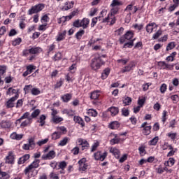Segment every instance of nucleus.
Wrapping results in <instances>:
<instances>
[{"label":"nucleus","mask_w":179,"mask_h":179,"mask_svg":"<svg viewBox=\"0 0 179 179\" xmlns=\"http://www.w3.org/2000/svg\"><path fill=\"white\" fill-rule=\"evenodd\" d=\"M62 113L66 114L68 117H73L75 115V110L72 109H63Z\"/></svg>","instance_id":"nucleus-28"},{"label":"nucleus","mask_w":179,"mask_h":179,"mask_svg":"<svg viewBox=\"0 0 179 179\" xmlns=\"http://www.w3.org/2000/svg\"><path fill=\"white\" fill-rule=\"evenodd\" d=\"M40 113H41V110L40 109L34 110L31 114V120H33V118H37L40 115Z\"/></svg>","instance_id":"nucleus-39"},{"label":"nucleus","mask_w":179,"mask_h":179,"mask_svg":"<svg viewBox=\"0 0 179 179\" xmlns=\"http://www.w3.org/2000/svg\"><path fill=\"white\" fill-rule=\"evenodd\" d=\"M36 68L37 66L33 64H29L27 66H26L27 71L22 73V76L24 78H26V76H27L28 75H30V73H33V71H36Z\"/></svg>","instance_id":"nucleus-10"},{"label":"nucleus","mask_w":179,"mask_h":179,"mask_svg":"<svg viewBox=\"0 0 179 179\" xmlns=\"http://www.w3.org/2000/svg\"><path fill=\"white\" fill-rule=\"evenodd\" d=\"M76 69H78V64L76 63H73L69 68V71L71 73H75V72H76Z\"/></svg>","instance_id":"nucleus-43"},{"label":"nucleus","mask_w":179,"mask_h":179,"mask_svg":"<svg viewBox=\"0 0 179 179\" xmlns=\"http://www.w3.org/2000/svg\"><path fill=\"white\" fill-rule=\"evenodd\" d=\"M50 167H52V169L58 170L59 162H52L50 163Z\"/></svg>","instance_id":"nucleus-64"},{"label":"nucleus","mask_w":179,"mask_h":179,"mask_svg":"<svg viewBox=\"0 0 179 179\" xmlns=\"http://www.w3.org/2000/svg\"><path fill=\"white\" fill-rule=\"evenodd\" d=\"M62 100L64 101V103H68L72 99V94H65L61 96Z\"/></svg>","instance_id":"nucleus-29"},{"label":"nucleus","mask_w":179,"mask_h":179,"mask_svg":"<svg viewBox=\"0 0 179 179\" xmlns=\"http://www.w3.org/2000/svg\"><path fill=\"white\" fill-rule=\"evenodd\" d=\"M5 163L6 164H15V154H13V152H8V156L5 158Z\"/></svg>","instance_id":"nucleus-9"},{"label":"nucleus","mask_w":179,"mask_h":179,"mask_svg":"<svg viewBox=\"0 0 179 179\" xmlns=\"http://www.w3.org/2000/svg\"><path fill=\"white\" fill-rule=\"evenodd\" d=\"M134 36H135V33H134V31H127L124 36L120 38L119 41L120 44H124L125 40H128L129 41H132V38H134Z\"/></svg>","instance_id":"nucleus-4"},{"label":"nucleus","mask_w":179,"mask_h":179,"mask_svg":"<svg viewBox=\"0 0 179 179\" xmlns=\"http://www.w3.org/2000/svg\"><path fill=\"white\" fill-rule=\"evenodd\" d=\"M107 152L105 151L103 153L101 151H98L94 154L95 160H99L100 162H104L106 157H107Z\"/></svg>","instance_id":"nucleus-7"},{"label":"nucleus","mask_w":179,"mask_h":179,"mask_svg":"<svg viewBox=\"0 0 179 179\" xmlns=\"http://www.w3.org/2000/svg\"><path fill=\"white\" fill-rule=\"evenodd\" d=\"M109 152L115 157V159H120L121 156V151L117 147H110L109 148Z\"/></svg>","instance_id":"nucleus-11"},{"label":"nucleus","mask_w":179,"mask_h":179,"mask_svg":"<svg viewBox=\"0 0 179 179\" xmlns=\"http://www.w3.org/2000/svg\"><path fill=\"white\" fill-rule=\"evenodd\" d=\"M61 135H62L61 132L55 131L53 134H52V139L53 141H57V139H59V138H61Z\"/></svg>","instance_id":"nucleus-41"},{"label":"nucleus","mask_w":179,"mask_h":179,"mask_svg":"<svg viewBox=\"0 0 179 179\" xmlns=\"http://www.w3.org/2000/svg\"><path fill=\"white\" fill-rule=\"evenodd\" d=\"M75 5V1H66L64 3V5L61 7V10L62 12H65L66 10H69L70 9H72L73 8V6Z\"/></svg>","instance_id":"nucleus-13"},{"label":"nucleus","mask_w":179,"mask_h":179,"mask_svg":"<svg viewBox=\"0 0 179 179\" xmlns=\"http://www.w3.org/2000/svg\"><path fill=\"white\" fill-rule=\"evenodd\" d=\"M45 120H47V116H45V115H41L39 120H38L36 122L40 124V127H44V125H45Z\"/></svg>","instance_id":"nucleus-24"},{"label":"nucleus","mask_w":179,"mask_h":179,"mask_svg":"<svg viewBox=\"0 0 179 179\" xmlns=\"http://www.w3.org/2000/svg\"><path fill=\"white\" fill-rule=\"evenodd\" d=\"M157 24L155 22H150L149 24H148L145 27V30L147 31V33H149L150 34L151 33H153L154 30H157Z\"/></svg>","instance_id":"nucleus-12"},{"label":"nucleus","mask_w":179,"mask_h":179,"mask_svg":"<svg viewBox=\"0 0 179 179\" xmlns=\"http://www.w3.org/2000/svg\"><path fill=\"white\" fill-rule=\"evenodd\" d=\"M22 43V38H17L14 39L12 42V44L14 47H16V45H19Z\"/></svg>","instance_id":"nucleus-59"},{"label":"nucleus","mask_w":179,"mask_h":179,"mask_svg":"<svg viewBox=\"0 0 179 179\" xmlns=\"http://www.w3.org/2000/svg\"><path fill=\"white\" fill-rule=\"evenodd\" d=\"M29 118H31L30 117L29 112H25L18 120H17V122H22L23 120H29Z\"/></svg>","instance_id":"nucleus-31"},{"label":"nucleus","mask_w":179,"mask_h":179,"mask_svg":"<svg viewBox=\"0 0 179 179\" xmlns=\"http://www.w3.org/2000/svg\"><path fill=\"white\" fill-rule=\"evenodd\" d=\"M175 48H176V42H171L167 45L166 51H170L171 50H173Z\"/></svg>","instance_id":"nucleus-53"},{"label":"nucleus","mask_w":179,"mask_h":179,"mask_svg":"<svg viewBox=\"0 0 179 179\" xmlns=\"http://www.w3.org/2000/svg\"><path fill=\"white\" fill-rule=\"evenodd\" d=\"M148 125V122H145L141 124V128H143V135H150L152 126H146Z\"/></svg>","instance_id":"nucleus-14"},{"label":"nucleus","mask_w":179,"mask_h":179,"mask_svg":"<svg viewBox=\"0 0 179 179\" xmlns=\"http://www.w3.org/2000/svg\"><path fill=\"white\" fill-rule=\"evenodd\" d=\"M10 139H13V141H21V139L23 138V134H18L16 132H13L10 135Z\"/></svg>","instance_id":"nucleus-20"},{"label":"nucleus","mask_w":179,"mask_h":179,"mask_svg":"<svg viewBox=\"0 0 179 179\" xmlns=\"http://www.w3.org/2000/svg\"><path fill=\"white\" fill-rule=\"evenodd\" d=\"M40 166V159H35L29 166L25 168L24 174H29L30 173H34L36 169H38Z\"/></svg>","instance_id":"nucleus-2"},{"label":"nucleus","mask_w":179,"mask_h":179,"mask_svg":"<svg viewBox=\"0 0 179 179\" xmlns=\"http://www.w3.org/2000/svg\"><path fill=\"white\" fill-rule=\"evenodd\" d=\"M134 41H135V38L130 41V42H127L124 43L123 46L124 48H132V47L134 46Z\"/></svg>","instance_id":"nucleus-52"},{"label":"nucleus","mask_w":179,"mask_h":179,"mask_svg":"<svg viewBox=\"0 0 179 179\" xmlns=\"http://www.w3.org/2000/svg\"><path fill=\"white\" fill-rule=\"evenodd\" d=\"M159 142V136H155L152 139H151L148 143L150 146H156L157 145V143Z\"/></svg>","instance_id":"nucleus-40"},{"label":"nucleus","mask_w":179,"mask_h":179,"mask_svg":"<svg viewBox=\"0 0 179 179\" xmlns=\"http://www.w3.org/2000/svg\"><path fill=\"white\" fill-rule=\"evenodd\" d=\"M31 122H33V120L31 117H29L21 123L20 127L21 128H26V127H28V125H31Z\"/></svg>","instance_id":"nucleus-27"},{"label":"nucleus","mask_w":179,"mask_h":179,"mask_svg":"<svg viewBox=\"0 0 179 179\" xmlns=\"http://www.w3.org/2000/svg\"><path fill=\"white\" fill-rule=\"evenodd\" d=\"M132 103V99L129 96H125L123 99V104L125 106H129Z\"/></svg>","instance_id":"nucleus-49"},{"label":"nucleus","mask_w":179,"mask_h":179,"mask_svg":"<svg viewBox=\"0 0 179 179\" xmlns=\"http://www.w3.org/2000/svg\"><path fill=\"white\" fill-rule=\"evenodd\" d=\"M122 5V1H120L118 0H113L110 4L112 8H115V6H121Z\"/></svg>","instance_id":"nucleus-48"},{"label":"nucleus","mask_w":179,"mask_h":179,"mask_svg":"<svg viewBox=\"0 0 179 179\" xmlns=\"http://www.w3.org/2000/svg\"><path fill=\"white\" fill-rule=\"evenodd\" d=\"M71 141V138L69 137L63 138L57 144V146H66L68 142Z\"/></svg>","instance_id":"nucleus-26"},{"label":"nucleus","mask_w":179,"mask_h":179,"mask_svg":"<svg viewBox=\"0 0 179 179\" xmlns=\"http://www.w3.org/2000/svg\"><path fill=\"white\" fill-rule=\"evenodd\" d=\"M107 11L106 10H103L100 13V16L99 17H95L92 19V22H91V27H94L96 26V24L97 23V20L100 19V17H104V15H106Z\"/></svg>","instance_id":"nucleus-15"},{"label":"nucleus","mask_w":179,"mask_h":179,"mask_svg":"<svg viewBox=\"0 0 179 179\" xmlns=\"http://www.w3.org/2000/svg\"><path fill=\"white\" fill-rule=\"evenodd\" d=\"M163 31L162 29L158 30L155 34L152 36V40H157V38L162 34Z\"/></svg>","instance_id":"nucleus-57"},{"label":"nucleus","mask_w":179,"mask_h":179,"mask_svg":"<svg viewBox=\"0 0 179 179\" xmlns=\"http://www.w3.org/2000/svg\"><path fill=\"white\" fill-rule=\"evenodd\" d=\"M78 146H80L81 150H87L89 149L90 144H89V142L86 141V139L80 138H78Z\"/></svg>","instance_id":"nucleus-5"},{"label":"nucleus","mask_w":179,"mask_h":179,"mask_svg":"<svg viewBox=\"0 0 179 179\" xmlns=\"http://www.w3.org/2000/svg\"><path fill=\"white\" fill-rule=\"evenodd\" d=\"M166 136H168V138H170L171 141H176V138H177V133L169 132L167 133Z\"/></svg>","instance_id":"nucleus-55"},{"label":"nucleus","mask_w":179,"mask_h":179,"mask_svg":"<svg viewBox=\"0 0 179 179\" xmlns=\"http://www.w3.org/2000/svg\"><path fill=\"white\" fill-rule=\"evenodd\" d=\"M73 121L76 122V124L80 125L81 128L85 127V121L82 117H80V116H74Z\"/></svg>","instance_id":"nucleus-19"},{"label":"nucleus","mask_w":179,"mask_h":179,"mask_svg":"<svg viewBox=\"0 0 179 179\" xmlns=\"http://www.w3.org/2000/svg\"><path fill=\"white\" fill-rule=\"evenodd\" d=\"M29 159H30V155L26 154L21 157L20 158H19L17 161V164H24V163H26V162H27Z\"/></svg>","instance_id":"nucleus-21"},{"label":"nucleus","mask_w":179,"mask_h":179,"mask_svg":"<svg viewBox=\"0 0 179 179\" xmlns=\"http://www.w3.org/2000/svg\"><path fill=\"white\" fill-rule=\"evenodd\" d=\"M31 93L33 96H38L41 93L40 89L34 87L31 90Z\"/></svg>","instance_id":"nucleus-50"},{"label":"nucleus","mask_w":179,"mask_h":179,"mask_svg":"<svg viewBox=\"0 0 179 179\" xmlns=\"http://www.w3.org/2000/svg\"><path fill=\"white\" fill-rule=\"evenodd\" d=\"M108 111H110L112 117H115V115H117V114H118L120 110H118V108L113 106L108 109Z\"/></svg>","instance_id":"nucleus-38"},{"label":"nucleus","mask_w":179,"mask_h":179,"mask_svg":"<svg viewBox=\"0 0 179 179\" xmlns=\"http://www.w3.org/2000/svg\"><path fill=\"white\" fill-rule=\"evenodd\" d=\"M0 127L4 129L10 128V122L7 121H2L0 124Z\"/></svg>","instance_id":"nucleus-42"},{"label":"nucleus","mask_w":179,"mask_h":179,"mask_svg":"<svg viewBox=\"0 0 179 179\" xmlns=\"http://www.w3.org/2000/svg\"><path fill=\"white\" fill-rule=\"evenodd\" d=\"M64 121V117L60 116H55L52 117V122L53 124H59V122H62Z\"/></svg>","instance_id":"nucleus-34"},{"label":"nucleus","mask_w":179,"mask_h":179,"mask_svg":"<svg viewBox=\"0 0 179 179\" xmlns=\"http://www.w3.org/2000/svg\"><path fill=\"white\" fill-rule=\"evenodd\" d=\"M55 157V151L51 150L48 154L43 155L42 159L43 160H52Z\"/></svg>","instance_id":"nucleus-16"},{"label":"nucleus","mask_w":179,"mask_h":179,"mask_svg":"<svg viewBox=\"0 0 179 179\" xmlns=\"http://www.w3.org/2000/svg\"><path fill=\"white\" fill-rule=\"evenodd\" d=\"M66 37V30H64L61 32H59L57 34V36H56V41H64Z\"/></svg>","instance_id":"nucleus-17"},{"label":"nucleus","mask_w":179,"mask_h":179,"mask_svg":"<svg viewBox=\"0 0 179 179\" xmlns=\"http://www.w3.org/2000/svg\"><path fill=\"white\" fill-rule=\"evenodd\" d=\"M160 92L162 94H164L167 91V85L166 83L162 84L160 88H159Z\"/></svg>","instance_id":"nucleus-56"},{"label":"nucleus","mask_w":179,"mask_h":179,"mask_svg":"<svg viewBox=\"0 0 179 179\" xmlns=\"http://www.w3.org/2000/svg\"><path fill=\"white\" fill-rule=\"evenodd\" d=\"M67 164L65 161L59 162L57 170H65L66 169Z\"/></svg>","instance_id":"nucleus-46"},{"label":"nucleus","mask_w":179,"mask_h":179,"mask_svg":"<svg viewBox=\"0 0 179 179\" xmlns=\"http://www.w3.org/2000/svg\"><path fill=\"white\" fill-rule=\"evenodd\" d=\"M35 139L36 138L34 137H30L28 139V145L29 147H31V150H33V149L36 148V142L34 141Z\"/></svg>","instance_id":"nucleus-33"},{"label":"nucleus","mask_w":179,"mask_h":179,"mask_svg":"<svg viewBox=\"0 0 179 179\" xmlns=\"http://www.w3.org/2000/svg\"><path fill=\"white\" fill-rule=\"evenodd\" d=\"M73 73L71 71L66 74H65V79L69 83L70 82H73L75 80V77H73Z\"/></svg>","instance_id":"nucleus-25"},{"label":"nucleus","mask_w":179,"mask_h":179,"mask_svg":"<svg viewBox=\"0 0 179 179\" xmlns=\"http://www.w3.org/2000/svg\"><path fill=\"white\" fill-rule=\"evenodd\" d=\"M41 51H43V49H41V48L40 47H32L29 48V52L30 54H32V55L40 54Z\"/></svg>","instance_id":"nucleus-22"},{"label":"nucleus","mask_w":179,"mask_h":179,"mask_svg":"<svg viewBox=\"0 0 179 179\" xmlns=\"http://www.w3.org/2000/svg\"><path fill=\"white\" fill-rule=\"evenodd\" d=\"M110 72H111V69H110V68H106L101 76V79H103V80H104V79H107V78H108V75H110Z\"/></svg>","instance_id":"nucleus-23"},{"label":"nucleus","mask_w":179,"mask_h":179,"mask_svg":"<svg viewBox=\"0 0 179 179\" xmlns=\"http://www.w3.org/2000/svg\"><path fill=\"white\" fill-rule=\"evenodd\" d=\"M53 61H61L62 59V54L59 52H57L52 57Z\"/></svg>","instance_id":"nucleus-45"},{"label":"nucleus","mask_w":179,"mask_h":179,"mask_svg":"<svg viewBox=\"0 0 179 179\" xmlns=\"http://www.w3.org/2000/svg\"><path fill=\"white\" fill-rule=\"evenodd\" d=\"M113 136L114 138L110 141V144L113 145L120 143V137H118V134H114Z\"/></svg>","instance_id":"nucleus-35"},{"label":"nucleus","mask_w":179,"mask_h":179,"mask_svg":"<svg viewBox=\"0 0 179 179\" xmlns=\"http://www.w3.org/2000/svg\"><path fill=\"white\" fill-rule=\"evenodd\" d=\"M87 114L90 117H97V111L94 109H89L87 110Z\"/></svg>","instance_id":"nucleus-51"},{"label":"nucleus","mask_w":179,"mask_h":179,"mask_svg":"<svg viewBox=\"0 0 179 179\" xmlns=\"http://www.w3.org/2000/svg\"><path fill=\"white\" fill-rule=\"evenodd\" d=\"M45 8V4L44 3H38L35 6H33L29 10L28 15H34V13H38V12H41L43 9Z\"/></svg>","instance_id":"nucleus-3"},{"label":"nucleus","mask_w":179,"mask_h":179,"mask_svg":"<svg viewBox=\"0 0 179 179\" xmlns=\"http://www.w3.org/2000/svg\"><path fill=\"white\" fill-rule=\"evenodd\" d=\"M122 115H123V117H128V115H129V110L127 108H123L122 109Z\"/></svg>","instance_id":"nucleus-62"},{"label":"nucleus","mask_w":179,"mask_h":179,"mask_svg":"<svg viewBox=\"0 0 179 179\" xmlns=\"http://www.w3.org/2000/svg\"><path fill=\"white\" fill-rule=\"evenodd\" d=\"M48 141H49L48 138H46L45 139L38 141L36 143V145H38V146H43V145H45V143H47Z\"/></svg>","instance_id":"nucleus-60"},{"label":"nucleus","mask_w":179,"mask_h":179,"mask_svg":"<svg viewBox=\"0 0 179 179\" xmlns=\"http://www.w3.org/2000/svg\"><path fill=\"white\" fill-rule=\"evenodd\" d=\"M41 23H48V22H50V17L47 14L42 16L41 19Z\"/></svg>","instance_id":"nucleus-58"},{"label":"nucleus","mask_w":179,"mask_h":179,"mask_svg":"<svg viewBox=\"0 0 179 179\" xmlns=\"http://www.w3.org/2000/svg\"><path fill=\"white\" fill-rule=\"evenodd\" d=\"M85 34V30L80 29L76 34V38L77 40H82V37Z\"/></svg>","instance_id":"nucleus-44"},{"label":"nucleus","mask_w":179,"mask_h":179,"mask_svg":"<svg viewBox=\"0 0 179 179\" xmlns=\"http://www.w3.org/2000/svg\"><path fill=\"white\" fill-rule=\"evenodd\" d=\"M145 101H146V98L145 97L142 99L139 98L138 100V104L140 107H143Z\"/></svg>","instance_id":"nucleus-63"},{"label":"nucleus","mask_w":179,"mask_h":179,"mask_svg":"<svg viewBox=\"0 0 179 179\" xmlns=\"http://www.w3.org/2000/svg\"><path fill=\"white\" fill-rule=\"evenodd\" d=\"M103 58H106V55L95 56L94 58L91 59L90 68L92 71L96 72V71L101 69L103 65H106V62L103 60Z\"/></svg>","instance_id":"nucleus-1"},{"label":"nucleus","mask_w":179,"mask_h":179,"mask_svg":"<svg viewBox=\"0 0 179 179\" xmlns=\"http://www.w3.org/2000/svg\"><path fill=\"white\" fill-rule=\"evenodd\" d=\"M108 127L110 129H118L120 128V123L117 121L112 122L109 124Z\"/></svg>","instance_id":"nucleus-36"},{"label":"nucleus","mask_w":179,"mask_h":179,"mask_svg":"<svg viewBox=\"0 0 179 179\" xmlns=\"http://www.w3.org/2000/svg\"><path fill=\"white\" fill-rule=\"evenodd\" d=\"M10 178V176L8 173L3 172L0 169V179H9Z\"/></svg>","instance_id":"nucleus-47"},{"label":"nucleus","mask_w":179,"mask_h":179,"mask_svg":"<svg viewBox=\"0 0 179 179\" xmlns=\"http://www.w3.org/2000/svg\"><path fill=\"white\" fill-rule=\"evenodd\" d=\"M99 97H100V91L96 90L91 93L90 99H92V100H97Z\"/></svg>","instance_id":"nucleus-37"},{"label":"nucleus","mask_w":179,"mask_h":179,"mask_svg":"<svg viewBox=\"0 0 179 179\" xmlns=\"http://www.w3.org/2000/svg\"><path fill=\"white\" fill-rule=\"evenodd\" d=\"M80 22L81 27H83V29H87L89 23H90V20H89V18H83Z\"/></svg>","instance_id":"nucleus-32"},{"label":"nucleus","mask_w":179,"mask_h":179,"mask_svg":"<svg viewBox=\"0 0 179 179\" xmlns=\"http://www.w3.org/2000/svg\"><path fill=\"white\" fill-rule=\"evenodd\" d=\"M78 164H79V171L80 173H83L86 170H87V163H86V158H82L78 161Z\"/></svg>","instance_id":"nucleus-6"},{"label":"nucleus","mask_w":179,"mask_h":179,"mask_svg":"<svg viewBox=\"0 0 179 179\" xmlns=\"http://www.w3.org/2000/svg\"><path fill=\"white\" fill-rule=\"evenodd\" d=\"M32 89H33V85H25L24 87V92L25 94H27V93H29L30 90H31Z\"/></svg>","instance_id":"nucleus-61"},{"label":"nucleus","mask_w":179,"mask_h":179,"mask_svg":"<svg viewBox=\"0 0 179 179\" xmlns=\"http://www.w3.org/2000/svg\"><path fill=\"white\" fill-rule=\"evenodd\" d=\"M139 155L141 156H145L146 154V150L145 149V145H141L138 148Z\"/></svg>","instance_id":"nucleus-54"},{"label":"nucleus","mask_w":179,"mask_h":179,"mask_svg":"<svg viewBox=\"0 0 179 179\" xmlns=\"http://www.w3.org/2000/svg\"><path fill=\"white\" fill-rule=\"evenodd\" d=\"M176 159L173 157H170L168 161L164 162V166L166 167H173V165L175 164Z\"/></svg>","instance_id":"nucleus-30"},{"label":"nucleus","mask_w":179,"mask_h":179,"mask_svg":"<svg viewBox=\"0 0 179 179\" xmlns=\"http://www.w3.org/2000/svg\"><path fill=\"white\" fill-rule=\"evenodd\" d=\"M135 68V62H131L129 65L126 66L124 69L121 70L122 73H125V72H130L132 69Z\"/></svg>","instance_id":"nucleus-18"},{"label":"nucleus","mask_w":179,"mask_h":179,"mask_svg":"<svg viewBox=\"0 0 179 179\" xmlns=\"http://www.w3.org/2000/svg\"><path fill=\"white\" fill-rule=\"evenodd\" d=\"M19 99V94L15 95V96L11 97L6 103V108H13L15 107V101Z\"/></svg>","instance_id":"nucleus-8"}]
</instances>
